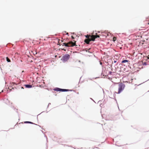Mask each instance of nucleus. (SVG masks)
I'll use <instances>...</instances> for the list:
<instances>
[{"mask_svg":"<svg viewBox=\"0 0 149 149\" xmlns=\"http://www.w3.org/2000/svg\"><path fill=\"white\" fill-rule=\"evenodd\" d=\"M6 60L8 62H10V60L8 58V57H7L6 58Z\"/></svg>","mask_w":149,"mask_h":149,"instance_id":"obj_10","label":"nucleus"},{"mask_svg":"<svg viewBox=\"0 0 149 149\" xmlns=\"http://www.w3.org/2000/svg\"><path fill=\"white\" fill-rule=\"evenodd\" d=\"M61 42H63V40H61Z\"/></svg>","mask_w":149,"mask_h":149,"instance_id":"obj_23","label":"nucleus"},{"mask_svg":"<svg viewBox=\"0 0 149 149\" xmlns=\"http://www.w3.org/2000/svg\"><path fill=\"white\" fill-rule=\"evenodd\" d=\"M21 88H23L22 87H21Z\"/></svg>","mask_w":149,"mask_h":149,"instance_id":"obj_20","label":"nucleus"},{"mask_svg":"<svg viewBox=\"0 0 149 149\" xmlns=\"http://www.w3.org/2000/svg\"><path fill=\"white\" fill-rule=\"evenodd\" d=\"M70 56L68 54L65 55L63 56V59L64 61H67L70 58Z\"/></svg>","mask_w":149,"mask_h":149,"instance_id":"obj_3","label":"nucleus"},{"mask_svg":"<svg viewBox=\"0 0 149 149\" xmlns=\"http://www.w3.org/2000/svg\"><path fill=\"white\" fill-rule=\"evenodd\" d=\"M12 89H13L14 88H12Z\"/></svg>","mask_w":149,"mask_h":149,"instance_id":"obj_24","label":"nucleus"},{"mask_svg":"<svg viewBox=\"0 0 149 149\" xmlns=\"http://www.w3.org/2000/svg\"><path fill=\"white\" fill-rule=\"evenodd\" d=\"M72 38H73V39L74 38V37L73 36H72Z\"/></svg>","mask_w":149,"mask_h":149,"instance_id":"obj_17","label":"nucleus"},{"mask_svg":"<svg viewBox=\"0 0 149 149\" xmlns=\"http://www.w3.org/2000/svg\"><path fill=\"white\" fill-rule=\"evenodd\" d=\"M59 91H69V90L68 89H61L60 88H59Z\"/></svg>","mask_w":149,"mask_h":149,"instance_id":"obj_6","label":"nucleus"},{"mask_svg":"<svg viewBox=\"0 0 149 149\" xmlns=\"http://www.w3.org/2000/svg\"><path fill=\"white\" fill-rule=\"evenodd\" d=\"M122 63H127V65H128L129 64L128 61L126 60H125L123 61H122Z\"/></svg>","mask_w":149,"mask_h":149,"instance_id":"obj_8","label":"nucleus"},{"mask_svg":"<svg viewBox=\"0 0 149 149\" xmlns=\"http://www.w3.org/2000/svg\"><path fill=\"white\" fill-rule=\"evenodd\" d=\"M2 92H3V90H2Z\"/></svg>","mask_w":149,"mask_h":149,"instance_id":"obj_25","label":"nucleus"},{"mask_svg":"<svg viewBox=\"0 0 149 149\" xmlns=\"http://www.w3.org/2000/svg\"><path fill=\"white\" fill-rule=\"evenodd\" d=\"M112 73L111 72H110V73L111 74Z\"/></svg>","mask_w":149,"mask_h":149,"instance_id":"obj_22","label":"nucleus"},{"mask_svg":"<svg viewBox=\"0 0 149 149\" xmlns=\"http://www.w3.org/2000/svg\"><path fill=\"white\" fill-rule=\"evenodd\" d=\"M67 34V35H68V33H67V34Z\"/></svg>","mask_w":149,"mask_h":149,"instance_id":"obj_21","label":"nucleus"},{"mask_svg":"<svg viewBox=\"0 0 149 149\" xmlns=\"http://www.w3.org/2000/svg\"><path fill=\"white\" fill-rule=\"evenodd\" d=\"M63 50H65V49H63Z\"/></svg>","mask_w":149,"mask_h":149,"instance_id":"obj_19","label":"nucleus"},{"mask_svg":"<svg viewBox=\"0 0 149 149\" xmlns=\"http://www.w3.org/2000/svg\"><path fill=\"white\" fill-rule=\"evenodd\" d=\"M95 38H99L100 37V36L99 35H95Z\"/></svg>","mask_w":149,"mask_h":149,"instance_id":"obj_13","label":"nucleus"},{"mask_svg":"<svg viewBox=\"0 0 149 149\" xmlns=\"http://www.w3.org/2000/svg\"><path fill=\"white\" fill-rule=\"evenodd\" d=\"M63 46L64 45L67 47H72L76 45V43L75 41L74 42L70 41L67 43H64L63 44Z\"/></svg>","mask_w":149,"mask_h":149,"instance_id":"obj_2","label":"nucleus"},{"mask_svg":"<svg viewBox=\"0 0 149 149\" xmlns=\"http://www.w3.org/2000/svg\"><path fill=\"white\" fill-rule=\"evenodd\" d=\"M12 84L13 86L15 84L16 85V84L14 83H12Z\"/></svg>","mask_w":149,"mask_h":149,"instance_id":"obj_15","label":"nucleus"},{"mask_svg":"<svg viewBox=\"0 0 149 149\" xmlns=\"http://www.w3.org/2000/svg\"><path fill=\"white\" fill-rule=\"evenodd\" d=\"M147 24H149V22H148L147 23Z\"/></svg>","mask_w":149,"mask_h":149,"instance_id":"obj_18","label":"nucleus"},{"mask_svg":"<svg viewBox=\"0 0 149 149\" xmlns=\"http://www.w3.org/2000/svg\"><path fill=\"white\" fill-rule=\"evenodd\" d=\"M113 41H114V42H115L116 40V38L115 37H114L113 38Z\"/></svg>","mask_w":149,"mask_h":149,"instance_id":"obj_12","label":"nucleus"},{"mask_svg":"<svg viewBox=\"0 0 149 149\" xmlns=\"http://www.w3.org/2000/svg\"><path fill=\"white\" fill-rule=\"evenodd\" d=\"M91 36L87 35L86 36V37L87 39H90V37Z\"/></svg>","mask_w":149,"mask_h":149,"instance_id":"obj_11","label":"nucleus"},{"mask_svg":"<svg viewBox=\"0 0 149 149\" xmlns=\"http://www.w3.org/2000/svg\"><path fill=\"white\" fill-rule=\"evenodd\" d=\"M91 41L90 39H86L85 40L84 42L87 44H88L89 43V42Z\"/></svg>","mask_w":149,"mask_h":149,"instance_id":"obj_5","label":"nucleus"},{"mask_svg":"<svg viewBox=\"0 0 149 149\" xmlns=\"http://www.w3.org/2000/svg\"><path fill=\"white\" fill-rule=\"evenodd\" d=\"M114 63H116V61H114Z\"/></svg>","mask_w":149,"mask_h":149,"instance_id":"obj_16","label":"nucleus"},{"mask_svg":"<svg viewBox=\"0 0 149 149\" xmlns=\"http://www.w3.org/2000/svg\"><path fill=\"white\" fill-rule=\"evenodd\" d=\"M25 123H32L31 122H29V121H26L24 122Z\"/></svg>","mask_w":149,"mask_h":149,"instance_id":"obj_14","label":"nucleus"},{"mask_svg":"<svg viewBox=\"0 0 149 149\" xmlns=\"http://www.w3.org/2000/svg\"><path fill=\"white\" fill-rule=\"evenodd\" d=\"M25 87L26 88H31L32 87V86L30 85L29 84H26L24 85Z\"/></svg>","mask_w":149,"mask_h":149,"instance_id":"obj_7","label":"nucleus"},{"mask_svg":"<svg viewBox=\"0 0 149 149\" xmlns=\"http://www.w3.org/2000/svg\"><path fill=\"white\" fill-rule=\"evenodd\" d=\"M59 88H56L54 89V90L57 91H59Z\"/></svg>","mask_w":149,"mask_h":149,"instance_id":"obj_9","label":"nucleus"},{"mask_svg":"<svg viewBox=\"0 0 149 149\" xmlns=\"http://www.w3.org/2000/svg\"><path fill=\"white\" fill-rule=\"evenodd\" d=\"M90 39L91 41H94L95 39V36L93 35L91 36H90Z\"/></svg>","mask_w":149,"mask_h":149,"instance_id":"obj_4","label":"nucleus"},{"mask_svg":"<svg viewBox=\"0 0 149 149\" xmlns=\"http://www.w3.org/2000/svg\"><path fill=\"white\" fill-rule=\"evenodd\" d=\"M125 87V86L124 84L122 83H120L118 85V92H116V93L117 94L120 93L124 90Z\"/></svg>","mask_w":149,"mask_h":149,"instance_id":"obj_1","label":"nucleus"}]
</instances>
